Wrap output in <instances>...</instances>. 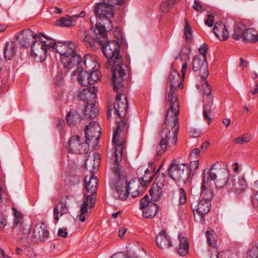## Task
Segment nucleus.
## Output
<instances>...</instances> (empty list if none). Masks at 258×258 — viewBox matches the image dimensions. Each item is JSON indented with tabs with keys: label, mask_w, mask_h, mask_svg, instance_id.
Here are the masks:
<instances>
[{
	"label": "nucleus",
	"mask_w": 258,
	"mask_h": 258,
	"mask_svg": "<svg viewBox=\"0 0 258 258\" xmlns=\"http://www.w3.org/2000/svg\"><path fill=\"white\" fill-rule=\"evenodd\" d=\"M179 73L175 70H171L168 80L170 88L167 90V99L169 109L167 111L165 123L167 126L172 128V133L168 127H164L160 134L161 140L157 147V154L162 155L169 148L174 147L177 141V134L179 129L178 115L179 113V103L177 100V88L182 89L183 84Z\"/></svg>",
	"instance_id": "nucleus-1"
},
{
	"label": "nucleus",
	"mask_w": 258,
	"mask_h": 258,
	"mask_svg": "<svg viewBox=\"0 0 258 258\" xmlns=\"http://www.w3.org/2000/svg\"><path fill=\"white\" fill-rule=\"evenodd\" d=\"M117 132L114 135L113 144L114 145V156L111 161V169L114 174L111 179L110 187L113 190V196L116 199L124 201L129 195L133 198L140 196L143 189L139 190L140 182L138 180L127 181L125 175V166L126 159L123 157L124 139L121 137L120 140L117 138Z\"/></svg>",
	"instance_id": "nucleus-2"
},
{
	"label": "nucleus",
	"mask_w": 258,
	"mask_h": 258,
	"mask_svg": "<svg viewBox=\"0 0 258 258\" xmlns=\"http://www.w3.org/2000/svg\"><path fill=\"white\" fill-rule=\"evenodd\" d=\"M104 56L107 58L105 67L111 68L112 72V82L115 90L121 91L123 89L121 84L124 76L128 71L126 64L122 62V56L119 54L120 46L115 41L107 40L100 43Z\"/></svg>",
	"instance_id": "nucleus-3"
},
{
	"label": "nucleus",
	"mask_w": 258,
	"mask_h": 258,
	"mask_svg": "<svg viewBox=\"0 0 258 258\" xmlns=\"http://www.w3.org/2000/svg\"><path fill=\"white\" fill-rule=\"evenodd\" d=\"M124 79L121 82L123 89L122 90H115L117 95L116 96V101L114 104V108L108 110L107 116L109 118L113 114L115 118L118 117L120 120H118L116 118V121L118 125L116 129L114 132L113 137L116 132H117V138L120 140L121 137H123L124 142L123 143V147H125L126 145V137L128 133L129 124L126 118L124 117L127 109L128 102L125 96L122 93L124 91V84H123ZM114 85V84L113 83ZM113 137H112V139Z\"/></svg>",
	"instance_id": "nucleus-4"
},
{
	"label": "nucleus",
	"mask_w": 258,
	"mask_h": 258,
	"mask_svg": "<svg viewBox=\"0 0 258 258\" xmlns=\"http://www.w3.org/2000/svg\"><path fill=\"white\" fill-rule=\"evenodd\" d=\"M84 180V194L85 198L81 206L80 214L77 217V218L82 222L86 220V217L88 213V209L92 208L95 204V194L98 186V179L93 174H91L90 176H86Z\"/></svg>",
	"instance_id": "nucleus-5"
},
{
	"label": "nucleus",
	"mask_w": 258,
	"mask_h": 258,
	"mask_svg": "<svg viewBox=\"0 0 258 258\" xmlns=\"http://www.w3.org/2000/svg\"><path fill=\"white\" fill-rule=\"evenodd\" d=\"M54 44H53V50L56 51L62 56V61L65 68L69 69L77 67L81 62L80 55L77 53L75 48L76 45L74 43L56 42L54 40Z\"/></svg>",
	"instance_id": "nucleus-6"
},
{
	"label": "nucleus",
	"mask_w": 258,
	"mask_h": 258,
	"mask_svg": "<svg viewBox=\"0 0 258 258\" xmlns=\"http://www.w3.org/2000/svg\"><path fill=\"white\" fill-rule=\"evenodd\" d=\"M36 39L31 47V55L37 61H42L46 58L48 51H53L54 39L41 33H39L38 37Z\"/></svg>",
	"instance_id": "nucleus-7"
},
{
	"label": "nucleus",
	"mask_w": 258,
	"mask_h": 258,
	"mask_svg": "<svg viewBox=\"0 0 258 258\" xmlns=\"http://www.w3.org/2000/svg\"><path fill=\"white\" fill-rule=\"evenodd\" d=\"M201 85L199 88L203 94V116L207 120L209 124L212 120L211 115L215 110L213 106V97L211 95L212 88L207 81L206 79L203 78Z\"/></svg>",
	"instance_id": "nucleus-8"
},
{
	"label": "nucleus",
	"mask_w": 258,
	"mask_h": 258,
	"mask_svg": "<svg viewBox=\"0 0 258 258\" xmlns=\"http://www.w3.org/2000/svg\"><path fill=\"white\" fill-rule=\"evenodd\" d=\"M168 174L174 181L185 182L189 176V167L187 164L180 163L174 159L168 168Z\"/></svg>",
	"instance_id": "nucleus-9"
},
{
	"label": "nucleus",
	"mask_w": 258,
	"mask_h": 258,
	"mask_svg": "<svg viewBox=\"0 0 258 258\" xmlns=\"http://www.w3.org/2000/svg\"><path fill=\"white\" fill-rule=\"evenodd\" d=\"M208 174L210 179L218 188L223 187L227 183L229 176V171L225 168L220 167L218 163H214Z\"/></svg>",
	"instance_id": "nucleus-10"
},
{
	"label": "nucleus",
	"mask_w": 258,
	"mask_h": 258,
	"mask_svg": "<svg viewBox=\"0 0 258 258\" xmlns=\"http://www.w3.org/2000/svg\"><path fill=\"white\" fill-rule=\"evenodd\" d=\"M111 18H104L98 20L93 33V37L100 42L107 40V31H110L113 27Z\"/></svg>",
	"instance_id": "nucleus-11"
},
{
	"label": "nucleus",
	"mask_w": 258,
	"mask_h": 258,
	"mask_svg": "<svg viewBox=\"0 0 258 258\" xmlns=\"http://www.w3.org/2000/svg\"><path fill=\"white\" fill-rule=\"evenodd\" d=\"M90 143L85 139L82 142L78 136L72 137L68 143V149L70 152L76 154H84L89 151Z\"/></svg>",
	"instance_id": "nucleus-12"
},
{
	"label": "nucleus",
	"mask_w": 258,
	"mask_h": 258,
	"mask_svg": "<svg viewBox=\"0 0 258 258\" xmlns=\"http://www.w3.org/2000/svg\"><path fill=\"white\" fill-rule=\"evenodd\" d=\"M85 137L86 141L92 146H95L98 143V140L100 137L101 128L99 124L96 121H91L87 125L85 130Z\"/></svg>",
	"instance_id": "nucleus-13"
},
{
	"label": "nucleus",
	"mask_w": 258,
	"mask_h": 258,
	"mask_svg": "<svg viewBox=\"0 0 258 258\" xmlns=\"http://www.w3.org/2000/svg\"><path fill=\"white\" fill-rule=\"evenodd\" d=\"M140 209L143 210V216L146 218H152L158 211L157 204L150 201L149 197L146 195L140 201Z\"/></svg>",
	"instance_id": "nucleus-14"
},
{
	"label": "nucleus",
	"mask_w": 258,
	"mask_h": 258,
	"mask_svg": "<svg viewBox=\"0 0 258 258\" xmlns=\"http://www.w3.org/2000/svg\"><path fill=\"white\" fill-rule=\"evenodd\" d=\"M39 36V34H37L32 31L30 29H27L20 31L16 34L15 38L19 41L20 46L23 47H27L32 46V43Z\"/></svg>",
	"instance_id": "nucleus-15"
},
{
	"label": "nucleus",
	"mask_w": 258,
	"mask_h": 258,
	"mask_svg": "<svg viewBox=\"0 0 258 258\" xmlns=\"http://www.w3.org/2000/svg\"><path fill=\"white\" fill-rule=\"evenodd\" d=\"M113 8L111 5L106 2L96 4L94 7V12L97 20H101L104 18H112L114 16Z\"/></svg>",
	"instance_id": "nucleus-16"
},
{
	"label": "nucleus",
	"mask_w": 258,
	"mask_h": 258,
	"mask_svg": "<svg viewBox=\"0 0 258 258\" xmlns=\"http://www.w3.org/2000/svg\"><path fill=\"white\" fill-rule=\"evenodd\" d=\"M192 69L195 72L199 71L200 76L206 79L208 76V63L204 56H196L192 61Z\"/></svg>",
	"instance_id": "nucleus-17"
},
{
	"label": "nucleus",
	"mask_w": 258,
	"mask_h": 258,
	"mask_svg": "<svg viewBox=\"0 0 258 258\" xmlns=\"http://www.w3.org/2000/svg\"><path fill=\"white\" fill-rule=\"evenodd\" d=\"M49 236L46 225L43 222L37 223L33 230V236L36 240L45 241Z\"/></svg>",
	"instance_id": "nucleus-18"
},
{
	"label": "nucleus",
	"mask_w": 258,
	"mask_h": 258,
	"mask_svg": "<svg viewBox=\"0 0 258 258\" xmlns=\"http://www.w3.org/2000/svg\"><path fill=\"white\" fill-rule=\"evenodd\" d=\"M100 156L97 152L93 154V156L88 157L85 162V166L87 170L93 174L98 170L100 165Z\"/></svg>",
	"instance_id": "nucleus-19"
},
{
	"label": "nucleus",
	"mask_w": 258,
	"mask_h": 258,
	"mask_svg": "<svg viewBox=\"0 0 258 258\" xmlns=\"http://www.w3.org/2000/svg\"><path fill=\"white\" fill-rule=\"evenodd\" d=\"M211 207V200H200L198 204L193 209L194 215H195V210H196L197 213L202 219L205 215L209 212Z\"/></svg>",
	"instance_id": "nucleus-20"
},
{
	"label": "nucleus",
	"mask_w": 258,
	"mask_h": 258,
	"mask_svg": "<svg viewBox=\"0 0 258 258\" xmlns=\"http://www.w3.org/2000/svg\"><path fill=\"white\" fill-rule=\"evenodd\" d=\"M97 88L94 86L91 88H86L78 93V97L83 101H92L96 97Z\"/></svg>",
	"instance_id": "nucleus-21"
},
{
	"label": "nucleus",
	"mask_w": 258,
	"mask_h": 258,
	"mask_svg": "<svg viewBox=\"0 0 258 258\" xmlns=\"http://www.w3.org/2000/svg\"><path fill=\"white\" fill-rule=\"evenodd\" d=\"M94 31V29H93V28L91 29L89 34L88 33V32L85 29L82 28L80 29L79 33V37L80 38L83 39V42L87 47H92L94 45V41L99 43L103 42L97 40L93 37V33Z\"/></svg>",
	"instance_id": "nucleus-22"
},
{
	"label": "nucleus",
	"mask_w": 258,
	"mask_h": 258,
	"mask_svg": "<svg viewBox=\"0 0 258 258\" xmlns=\"http://www.w3.org/2000/svg\"><path fill=\"white\" fill-rule=\"evenodd\" d=\"M203 172V178L201 186L200 200H211L213 197L212 190L208 187V179H206V176Z\"/></svg>",
	"instance_id": "nucleus-23"
},
{
	"label": "nucleus",
	"mask_w": 258,
	"mask_h": 258,
	"mask_svg": "<svg viewBox=\"0 0 258 258\" xmlns=\"http://www.w3.org/2000/svg\"><path fill=\"white\" fill-rule=\"evenodd\" d=\"M156 243L161 249H166L172 246L170 237L164 231H162L156 236Z\"/></svg>",
	"instance_id": "nucleus-24"
},
{
	"label": "nucleus",
	"mask_w": 258,
	"mask_h": 258,
	"mask_svg": "<svg viewBox=\"0 0 258 258\" xmlns=\"http://www.w3.org/2000/svg\"><path fill=\"white\" fill-rule=\"evenodd\" d=\"M214 33L220 40H225L229 37L228 32L222 22H216L213 29Z\"/></svg>",
	"instance_id": "nucleus-25"
},
{
	"label": "nucleus",
	"mask_w": 258,
	"mask_h": 258,
	"mask_svg": "<svg viewBox=\"0 0 258 258\" xmlns=\"http://www.w3.org/2000/svg\"><path fill=\"white\" fill-rule=\"evenodd\" d=\"M247 183L243 176H238L232 181L231 188L235 192L240 194L246 189Z\"/></svg>",
	"instance_id": "nucleus-26"
},
{
	"label": "nucleus",
	"mask_w": 258,
	"mask_h": 258,
	"mask_svg": "<svg viewBox=\"0 0 258 258\" xmlns=\"http://www.w3.org/2000/svg\"><path fill=\"white\" fill-rule=\"evenodd\" d=\"M98 107L92 101L91 103L87 102L85 110V116L87 119H92L98 114Z\"/></svg>",
	"instance_id": "nucleus-27"
},
{
	"label": "nucleus",
	"mask_w": 258,
	"mask_h": 258,
	"mask_svg": "<svg viewBox=\"0 0 258 258\" xmlns=\"http://www.w3.org/2000/svg\"><path fill=\"white\" fill-rule=\"evenodd\" d=\"M17 51V45L14 41L7 43L4 50V57L7 60H11Z\"/></svg>",
	"instance_id": "nucleus-28"
},
{
	"label": "nucleus",
	"mask_w": 258,
	"mask_h": 258,
	"mask_svg": "<svg viewBox=\"0 0 258 258\" xmlns=\"http://www.w3.org/2000/svg\"><path fill=\"white\" fill-rule=\"evenodd\" d=\"M242 38L248 42H256L258 41V30L253 28L247 29L243 32Z\"/></svg>",
	"instance_id": "nucleus-29"
},
{
	"label": "nucleus",
	"mask_w": 258,
	"mask_h": 258,
	"mask_svg": "<svg viewBox=\"0 0 258 258\" xmlns=\"http://www.w3.org/2000/svg\"><path fill=\"white\" fill-rule=\"evenodd\" d=\"M68 208L65 203H59L53 209V216L55 220L57 222L59 217L68 212Z\"/></svg>",
	"instance_id": "nucleus-30"
},
{
	"label": "nucleus",
	"mask_w": 258,
	"mask_h": 258,
	"mask_svg": "<svg viewBox=\"0 0 258 258\" xmlns=\"http://www.w3.org/2000/svg\"><path fill=\"white\" fill-rule=\"evenodd\" d=\"M178 238L179 242V247L177 249V252L180 255L184 256L188 251V243L187 239L185 237L182 236L181 234L178 235Z\"/></svg>",
	"instance_id": "nucleus-31"
},
{
	"label": "nucleus",
	"mask_w": 258,
	"mask_h": 258,
	"mask_svg": "<svg viewBox=\"0 0 258 258\" xmlns=\"http://www.w3.org/2000/svg\"><path fill=\"white\" fill-rule=\"evenodd\" d=\"M66 119L70 126H74L80 121L81 118L79 113L70 111L67 114Z\"/></svg>",
	"instance_id": "nucleus-32"
},
{
	"label": "nucleus",
	"mask_w": 258,
	"mask_h": 258,
	"mask_svg": "<svg viewBox=\"0 0 258 258\" xmlns=\"http://www.w3.org/2000/svg\"><path fill=\"white\" fill-rule=\"evenodd\" d=\"M157 185H153L149 190L150 195L151 197L152 200L154 202L159 201L162 196V189Z\"/></svg>",
	"instance_id": "nucleus-33"
},
{
	"label": "nucleus",
	"mask_w": 258,
	"mask_h": 258,
	"mask_svg": "<svg viewBox=\"0 0 258 258\" xmlns=\"http://www.w3.org/2000/svg\"><path fill=\"white\" fill-rule=\"evenodd\" d=\"M78 82L83 86L91 85L88 73L86 70H81L78 75Z\"/></svg>",
	"instance_id": "nucleus-34"
},
{
	"label": "nucleus",
	"mask_w": 258,
	"mask_h": 258,
	"mask_svg": "<svg viewBox=\"0 0 258 258\" xmlns=\"http://www.w3.org/2000/svg\"><path fill=\"white\" fill-rule=\"evenodd\" d=\"M77 22V20L75 19L74 16H66L64 17L60 18L58 22V25L62 27H71L74 26Z\"/></svg>",
	"instance_id": "nucleus-35"
},
{
	"label": "nucleus",
	"mask_w": 258,
	"mask_h": 258,
	"mask_svg": "<svg viewBox=\"0 0 258 258\" xmlns=\"http://www.w3.org/2000/svg\"><path fill=\"white\" fill-rule=\"evenodd\" d=\"M206 236L208 245L211 247H215L217 243V237L214 231L211 229L207 230L206 232Z\"/></svg>",
	"instance_id": "nucleus-36"
},
{
	"label": "nucleus",
	"mask_w": 258,
	"mask_h": 258,
	"mask_svg": "<svg viewBox=\"0 0 258 258\" xmlns=\"http://www.w3.org/2000/svg\"><path fill=\"white\" fill-rule=\"evenodd\" d=\"M84 64L85 66V70L87 72L94 71L96 70V66L97 65V63L94 61L91 57L88 56H84Z\"/></svg>",
	"instance_id": "nucleus-37"
},
{
	"label": "nucleus",
	"mask_w": 258,
	"mask_h": 258,
	"mask_svg": "<svg viewBox=\"0 0 258 258\" xmlns=\"http://www.w3.org/2000/svg\"><path fill=\"white\" fill-rule=\"evenodd\" d=\"M91 85L100 80L101 74L97 69L88 72Z\"/></svg>",
	"instance_id": "nucleus-38"
},
{
	"label": "nucleus",
	"mask_w": 258,
	"mask_h": 258,
	"mask_svg": "<svg viewBox=\"0 0 258 258\" xmlns=\"http://www.w3.org/2000/svg\"><path fill=\"white\" fill-rule=\"evenodd\" d=\"M165 176L163 174H159L155 178L153 185H158V186L163 188L167 184L166 181Z\"/></svg>",
	"instance_id": "nucleus-39"
},
{
	"label": "nucleus",
	"mask_w": 258,
	"mask_h": 258,
	"mask_svg": "<svg viewBox=\"0 0 258 258\" xmlns=\"http://www.w3.org/2000/svg\"><path fill=\"white\" fill-rule=\"evenodd\" d=\"M248 258H258V242L252 244L247 253Z\"/></svg>",
	"instance_id": "nucleus-40"
},
{
	"label": "nucleus",
	"mask_w": 258,
	"mask_h": 258,
	"mask_svg": "<svg viewBox=\"0 0 258 258\" xmlns=\"http://www.w3.org/2000/svg\"><path fill=\"white\" fill-rule=\"evenodd\" d=\"M13 210L15 215L14 224L16 226L20 227L23 223V215L20 212L18 211L16 208H13Z\"/></svg>",
	"instance_id": "nucleus-41"
},
{
	"label": "nucleus",
	"mask_w": 258,
	"mask_h": 258,
	"mask_svg": "<svg viewBox=\"0 0 258 258\" xmlns=\"http://www.w3.org/2000/svg\"><path fill=\"white\" fill-rule=\"evenodd\" d=\"M153 178V174L147 175L145 174L144 176L138 180L140 182L142 188L146 186L147 184L152 180Z\"/></svg>",
	"instance_id": "nucleus-42"
},
{
	"label": "nucleus",
	"mask_w": 258,
	"mask_h": 258,
	"mask_svg": "<svg viewBox=\"0 0 258 258\" xmlns=\"http://www.w3.org/2000/svg\"><path fill=\"white\" fill-rule=\"evenodd\" d=\"M185 23L184 34L185 36V39L187 41H189L191 39L192 32L191 27L186 19H185Z\"/></svg>",
	"instance_id": "nucleus-43"
},
{
	"label": "nucleus",
	"mask_w": 258,
	"mask_h": 258,
	"mask_svg": "<svg viewBox=\"0 0 258 258\" xmlns=\"http://www.w3.org/2000/svg\"><path fill=\"white\" fill-rule=\"evenodd\" d=\"M250 136L247 134L243 135L241 137H238L234 140L236 144H243L244 143H247L251 140Z\"/></svg>",
	"instance_id": "nucleus-44"
},
{
	"label": "nucleus",
	"mask_w": 258,
	"mask_h": 258,
	"mask_svg": "<svg viewBox=\"0 0 258 258\" xmlns=\"http://www.w3.org/2000/svg\"><path fill=\"white\" fill-rule=\"evenodd\" d=\"M243 27L242 24H238L236 27L235 32L233 35V37L235 40H239L241 37V35L242 36V33L243 29L242 28Z\"/></svg>",
	"instance_id": "nucleus-45"
},
{
	"label": "nucleus",
	"mask_w": 258,
	"mask_h": 258,
	"mask_svg": "<svg viewBox=\"0 0 258 258\" xmlns=\"http://www.w3.org/2000/svg\"><path fill=\"white\" fill-rule=\"evenodd\" d=\"M186 202V195L183 188L179 189V203L180 205L184 204Z\"/></svg>",
	"instance_id": "nucleus-46"
},
{
	"label": "nucleus",
	"mask_w": 258,
	"mask_h": 258,
	"mask_svg": "<svg viewBox=\"0 0 258 258\" xmlns=\"http://www.w3.org/2000/svg\"><path fill=\"white\" fill-rule=\"evenodd\" d=\"M233 253L229 251H223L218 253L217 258H233Z\"/></svg>",
	"instance_id": "nucleus-47"
},
{
	"label": "nucleus",
	"mask_w": 258,
	"mask_h": 258,
	"mask_svg": "<svg viewBox=\"0 0 258 258\" xmlns=\"http://www.w3.org/2000/svg\"><path fill=\"white\" fill-rule=\"evenodd\" d=\"M251 204L254 208H258V192L253 193L251 197Z\"/></svg>",
	"instance_id": "nucleus-48"
},
{
	"label": "nucleus",
	"mask_w": 258,
	"mask_h": 258,
	"mask_svg": "<svg viewBox=\"0 0 258 258\" xmlns=\"http://www.w3.org/2000/svg\"><path fill=\"white\" fill-rule=\"evenodd\" d=\"M103 1L108 4L111 5V6L113 7L114 5H122L124 0H103Z\"/></svg>",
	"instance_id": "nucleus-49"
},
{
	"label": "nucleus",
	"mask_w": 258,
	"mask_h": 258,
	"mask_svg": "<svg viewBox=\"0 0 258 258\" xmlns=\"http://www.w3.org/2000/svg\"><path fill=\"white\" fill-rule=\"evenodd\" d=\"M208 50L207 45L206 44H202L199 49L200 55L199 56H204L206 57V53Z\"/></svg>",
	"instance_id": "nucleus-50"
},
{
	"label": "nucleus",
	"mask_w": 258,
	"mask_h": 258,
	"mask_svg": "<svg viewBox=\"0 0 258 258\" xmlns=\"http://www.w3.org/2000/svg\"><path fill=\"white\" fill-rule=\"evenodd\" d=\"M205 23L206 25L209 27H212L214 23V16L212 15H209L208 18L206 20Z\"/></svg>",
	"instance_id": "nucleus-51"
},
{
	"label": "nucleus",
	"mask_w": 258,
	"mask_h": 258,
	"mask_svg": "<svg viewBox=\"0 0 258 258\" xmlns=\"http://www.w3.org/2000/svg\"><path fill=\"white\" fill-rule=\"evenodd\" d=\"M7 225L6 218L4 214H0V230H3Z\"/></svg>",
	"instance_id": "nucleus-52"
},
{
	"label": "nucleus",
	"mask_w": 258,
	"mask_h": 258,
	"mask_svg": "<svg viewBox=\"0 0 258 258\" xmlns=\"http://www.w3.org/2000/svg\"><path fill=\"white\" fill-rule=\"evenodd\" d=\"M192 8L197 12H201L202 11V6L198 0H195Z\"/></svg>",
	"instance_id": "nucleus-53"
},
{
	"label": "nucleus",
	"mask_w": 258,
	"mask_h": 258,
	"mask_svg": "<svg viewBox=\"0 0 258 258\" xmlns=\"http://www.w3.org/2000/svg\"><path fill=\"white\" fill-rule=\"evenodd\" d=\"M68 234L66 229L59 228L57 232V235L59 237H62L66 238L67 237Z\"/></svg>",
	"instance_id": "nucleus-54"
},
{
	"label": "nucleus",
	"mask_w": 258,
	"mask_h": 258,
	"mask_svg": "<svg viewBox=\"0 0 258 258\" xmlns=\"http://www.w3.org/2000/svg\"><path fill=\"white\" fill-rule=\"evenodd\" d=\"M111 258H128V257L124 253L119 252L113 254Z\"/></svg>",
	"instance_id": "nucleus-55"
},
{
	"label": "nucleus",
	"mask_w": 258,
	"mask_h": 258,
	"mask_svg": "<svg viewBox=\"0 0 258 258\" xmlns=\"http://www.w3.org/2000/svg\"><path fill=\"white\" fill-rule=\"evenodd\" d=\"M189 134L191 137L197 138L200 135L201 132L199 130L193 129L190 131Z\"/></svg>",
	"instance_id": "nucleus-56"
},
{
	"label": "nucleus",
	"mask_w": 258,
	"mask_h": 258,
	"mask_svg": "<svg viewBox=\"0 0 258 258\" xmlns=\"http://www.w3.org/2000/svg\"><path fill=\"white\" fill-rule=\"evenodd\" d=\"M200 153V150L198 148H195L192 150L191 153V155L192 156H193L194 157L196 158L199 156Z\"/></svg>",
	"instance_id": "nucleus-57"
},
{
	"label": "nucleus",
	"mask_w": 258,
	"mask_h": 258,
	"mask_svg": "<svg viewBox=\"0 0 258 258\" xmlns=\"http://www.w3.org/2000/svg\"><path fill=\"white\" fill-rule=\"evenodd\" d=\"M198 166H199V161L198 160L191 162L190 167L191 169H194V170H196L198 168Z\"/></svg>",
	"instance_id": "nucleus-58"
},
{
	"label": "nucleus",
	"mask_w": 258,
	"mask_h": 258,
	"mask_svg": "<svg viewBox=\"0 0 258 258\" xmlns=\"http://www.w3.org/2000/svg\"><path fill=\"white\" fill-rule=\"evenodd\" d=\"M187 68V64L186 62H184L182 64L181 69V73L182 74V78H183V77H184L185 71L186 70Z\"/></svg>",
	"instance_id": "nucleus-59"
},
{
	"label": "nucleus",
	"mask_w": 258,
	"mask_h": 258,
	"mask_svg": "<svg viewBox=\"0 0 258 258\" xmlns=\"http://www.w3.org/2000/svg\"><path fill=\"white\" fill-rule=\"evenodd\" d=\"M231 122V120L229 118H225L222 120V123L225 126L226 128H227L230 125Z\"/></svg>",
	"instance_id": "nucleus-60"
},
{
	"label": "nucleus",
	"mask_w": 258,
	"mask_h": 258,
	"mask_svg": "<svg viewBox=\"0 0 258 258\" xmlns=\"http://www.w3.org/2000/svg\"><path fill=\"white\" fill-rule=\"evenodd\" d=\"M64 125V122L63 120H59L57 124V127L59 130H62Z\"/></svg>",
	"instance_id": "nucleus-61"
},
{
	"label": "nucleus",
	"mask_w": 258,
	"mask_h": 258,
	"mask_svg": "<svg viewBox=\"0 0 258 258\" xmlns=\"http://www.w3.org/2000/svg\"><path fill=\"white\" fill-rule=\"evenodd\" d=\"M252 189L253 190L254 193L258 192V180H256L253 183Z\"/></svg>",
	"instance_id": "nucleus-62"
},
{
	"label": "nucleus",
	"mask_w": 258,
	"mask_h": 258,
	"mask_svg": "<svg viewBox=\"0 0 258 258\" xmlns=\"http://www.w3.org/2000/svg\"><path fill=\"white\" fill-rule=\"evenodd\" d=\"M250 92L253 95L258 94V84H256L255 85V86L253 89H251L250 90Z\"/></svg>",
	"instance_id": "nucleus-63"
},
{
	"label": "nucleus",
	"mask_w": 258,
	"mask_h": 258,
	"mask_svg": "<svg viewBox=\"0 0 258 258\" xmlns=\"http://www.w3.org/2000/svg\"><path fill=\"white\" fill-rule=\"evenodd\" d=\"M0 258H10V257L5 253V251L3 249H0Z\"/></svg>",
	"instance_id": "nucleus-64"
}]
</instances>
